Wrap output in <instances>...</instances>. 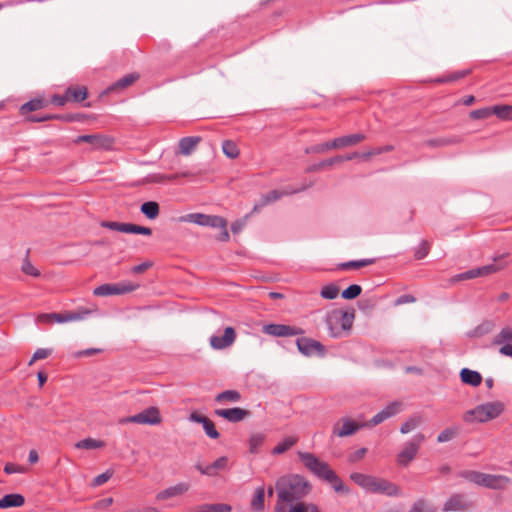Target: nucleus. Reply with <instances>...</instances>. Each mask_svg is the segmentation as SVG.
Instances as JSON below:
<instances>
[{
	"mask_svg": "<svg viewBox=\"0 0 512 512\" xmlns=\"http://www.w3.org/2000/svg\"><path fill=\"white\" fill-rule=\"evenodd\" d=\"M214 414L231 423H238L248 418L251 412L240 407H234L229 409H216Z\"/></svg>",
	"mask_w": 512,
	"mask_h": 512,
	"instance_id": "obj_17",
	"label": "nucleus"
},
{
	"mask_svg": "<svg viewBox=\"0 0 512 512\" xmlns=\"http://www.w3.org/2000/svg\"><path fill=\"white\" fill-rule=\"evenodd\" d=\"M162 422L160 411L157 407H149L142 412L128 416L121 420V423H136L142 425H158Z\"/></svg>",
	"mask_w": 512,
	"mask_h": 512,
	"instance_id": "obj_9",
	"label": "nucleus"
},
{
	"mask_svg": "<svg viewBox=\"0 0 512 512\" xmlns=\"http://www.w3.org/2000/svg\"><path fill=\"white\" fill-rule=\"evenodd\" d=\"M342 162H344V158L342 155H337V156H334V157H331V158H328V159H325L317 164H313L311 166H309L306 171L307 172H317V171H320L326 167H331V166H334V165H338V164H341Z\"/></svg>",
	"mask_w": 512,
	"mask_h": 512,
	"instance_id": "obj_33",
	"label": "nucleus"
},
{
	"mask_svg": "<svg viewBox=\"0 0 512 512\" xmlns=\"http://www.w3.org/2000/svg\"><path fill=\"white\" fill-rule=\"evenodd\" d=\"M509 343H512V327L510 326L502 328L501 331L492 339V345L494 346Z\"/></svg>",
	"mask_w": 512,
	"mask_h": 512,
	"instance_id": "obj_41",
	"label": "nucleus"
},
{
	"mask_svg": "<svg viewBox=\"0 0 512 512\" xmlns=\"http://www.w3.org/2000/svg\"><path fill=\"white\" fill-rule=\"evenodd\" d=\"M457 434H458L457 428H453V427L446 428L442 432H440V434L437 437V441L439 443L448 442V441L454 439L457 436Z\"/></svg>",
	"mask_w": 512,
	"mask_h": 512,
	"instance_id": "obj_55",
	"label": "nucleus"
},
{
	"mask_svg": "<svg viewBox=\"0 0 512 512\" xmlns=\"http://www.w3.org/2000/svg\"><path fill=\"white\" fill-rule=\"evenodd\" d=\"M429 250H430V244L428 243V241L423 240L420 243L419 247L415 250L414 256L418 260L423 259L428 255Z\"/></svg>",
	"mask_w": 512,
	"mask_h": 512,
	"instance_id": "obj_60",
	"label": "nucleus"
},
{
	"mask_svg": "<svg viewBox=\"0 0 512 512\" xmlns=\"http://www.w3.org/2000/svg\"><path fill=\"white\" fill-rule=\"evenodd\" d=\"M27 470L26 467L14 463H7L4 467V472L7 474L26 473Z\"/></svg>",
	"mask_w": 512,
	"mask_h": 512,
	"instance_id": "obj_64",
	"label": "nucleus"
},
{
	"mask_svg": "<svg viewBox=\"0 0 512 512\" xmlns=\"http://www.w3.org/2000/svg\"><path fill=\"white\" fill-rule=\"evenodd\" d=\"M101 227L118 231L122 233H133V234H142L146 236H150L152 234V229L149 227L140 226L133 223H123L116 221H102L100 223Z\"/></svg>",
	"mask_w": 512,
	"mask_h": 512,
	"instance_id": "obj_12",
	"label": "nucleus"
},
{
	"mask_svg": "<svg viewBox=\"0 0 512 512\" xmlns=\"http://www.w3.org/2000/svg\"><path fill=\"white\" fill-rule=\"evenodd\" d=\"M504 267H505L504 264L493 263V264L485 265V266H482L479 268L481 270V275L487 276V275H490V274H493V273H496V272L502 270Z\"/></svg>",
	"mask_w": 512,
	"mask_h": 512,
	"instance_id": "obj_61",
	"label": "nucleus"
},
{
	"mask_svg": "<svg viewBox=\"0 0 512 512\" xmlns=\"http://www.w3.org/2000/svg\"><path fill=\"white\" fill-rule=\"evenodd\" d=\"M75 447L77 449H86V450H92V449H101L105 447V442L102 440H97L93 438H85L83 440L78 441L75 444Z\"/></svg>",
	"mask_w": 512,
	"mask_h": 512,
	"instance_id": "obj_43",
	"label": "nucleus"
},
{
	"mask_svg": "<svg viewBox=\"0 0 512 512\" xmlns=\"http://www.w3.org/2000/svg\"><path fill=\"white\" fill-rule=\"evenodd\" d=\"M236 339V331L233 327H226L223 336L210 337V345L215 350H223L230 347Z\"/></svg>",
	"mask_w": 512,
	"mask_h": 512,
	"instance_id": "obj_16",
	"label": "nucleus"
},
{
	"mask_svg": "<svg viewBox=\"0 0 512 512\" xmlns=\"http://www.w3.org/2000/svg\"><path fill=\"white\" fill-rule=\"evenodd\" d=\"M262 331L274 337H290L304 333V330L300 327L285 324H267L263 326Z\"/></svg>",
	"mask_w": 512,
	"mask_h": 512,
	"instance_id": "obj_14",
	"label": "nucleus"
},
{
	"mask_svg": "<svg viewBox=\"0 0 512 512\" xmlns=\"http://www.w3.org/2000/svg\"><path fill=\"white\" fill-rule=\"evenodd\" d=\"M138 79H139L138 73L127 74V75L123 76L122 78H120L119 80H117L112 85H110L107 88L106 93L123 90V89L131 86L132 84H134Z\"/></svg>",
	"mask_w": 512,
	"mask_h": 512,
	"instance_id": "obj_30",
	"label": "nucleus"
},
{
	"mask_svg": "<svg viewBox=\"0 0 512 512\" xmlns=\"http://www.w3.org/2000/svg\"><path fill=\"white\" fill-rule=\"evenodd\" d=\"M231 506L228 504H202L192 508L191 512H230Z\"/></svg>",
	"mask_w": 512,
	"mask_h": 512,
	"instance_id": "obj_36",
	"label": "nucleus"
},
{
	"mask_svg": "<svg viewBox=\"0 0 512 512\" xmlns=\"http://www.w3.org/2000/svg\"><path fill=\"white\" fill-rule=\"evenodd\" d=\"M485 474L486 473L470 470L462 472L461 476L474 484L484 486Z\"/></svg>",
	"mask_w": 512,
	"mask_h": 512,
	"instance_id": "obj_46",
	"label": "nucleus"
},
{
	"mask_svg": "<svg viewBox=\"0 0 512 512\" xmlns=\"http://www.w3.org/2000/svg\"><path fill=\"white\" fill-rule=\"evenodd\" d=\"M194 174L189 171H185L182 173H175V174H161V173H152L149 174L144 180V183H156V184H164L167 181H174L178 179L179 177H192Z\"/></svg>",
	"mask_w": 512,
	"mask_h": 512,
	"instance_id": "obj_23",
	"label": "nucleus"
},
{
	"mask_svg": "<svg viewBox=\"0 0 512 512\" xmlns=\"http://www.w3.org/2000/svg\"><path fill=\"white\" fill-rule=\"evenodd\" d=\"M332 149H334V146H332V141H328V142H325L322 144L307 147L305 149V153L306 154H321V153H325Z\"/></svg>",
	"mask_w": 512,
	"mask_h": 512,
	"instance_id": "obj_51",
	"label": "nucleus"
},
{
	"mask_svg": "<svg viewBox=\"0 0 512 512\" xmlns=\"http://www.w3.org/2000/svg\"><path fill=\"white\" fill-rule=\"evenodd\" d=\"M140 211L150 220H154L159 216L160 213V206L158 202L156 201H147L144 202L141 207Z\"/></svg>",
	"mask_w": 512,
	"mask_h": 512,
	"instance_id": "obj_37",
	"label": "nucleus"
},
{
	"mask_svg": "<svg viewBox=\"0 0 512 512\" xmlns=\"http://www.w3.org/2000/svg\"><path fill=\"white\" fill-rule=\"evenodd\" d=\"M86 142L96 150H110L113 147L114 139L103 134L80 135L75 139V143Z\"/></svg>",
	"mask_w": 512,
	"mask_h": 512,
	"instance_id": "obj_13",
	"label": "nucleus"
},
{
	"mask_svg": "<svg viewBox=\"0 0 512 512\" xmlns=\"http://www.w3.org/2000/svg\"><path fill=\"white\" fill-rule=\"evenodd\" d=\"M69 101L82 102L87 98L88 90L85 86H70L66 89Z\"/></svg>",
	"mask_w": 512,
	"mask_h": 512,
	"instance_id": "obj_34",
	"label": "nucleus"
},
{
	"mask_svg": "<svg viewBox=\"0 0 512 512\" xmlns=\"http://www.w3.org/2000/svg\"><path fill=\"white\" fill-rule=\"evenodd\" d=\"M52 353V350L51 349H46V348H39L37 349L31 360L29 361L28 365L31 366L34 362H36L37 360H41V359H46L48 358Z\"/></svg>",
	"mask_w": 512,
	"mask_h": 512,
	"instance_id": "obj_59",
	"label": "nucleus"
},
{
	"mask_svg": "<svg viewBox=\"0 0 512 512\" xmlns=\"http://www.w3.org/2000/svg\"><path fill=\"white\" fill-rule=\"evenodd\" d=\"M361 292H362L361 286L357 285V284H353V285H350L348 288H346L342 292V297L347 300H352V299L357 298L361 294Z\"/></svg>",
	"mask_w": 512,
	"mask_h": 512,
	"instance_id": "obj_54",
	"label": "nucleus"
},
{
	"mask_svg": "<svg viewBox=\"0 0 512 512\" xmlns=\"http://www.w3.org/2000/svg\"><path fill=\"white\" fill-rule=\"evenodd\" d=\"M139 287L138 284H132L130 282L122 283H107L96 287L93 291L95 296L106 297L111 295H122L132 291H135Z\"/></svg>",
	"mask_w": 512,
	"mask_h": 512,
	"instance_id": "obj_10",
	"label": "nucleus"
},
{
	"mask_svg": "<svg viewBox=\"0 0 512 512\" xmlns=\"http://www.w3.org/2000/svg\"><path fill=\"white\" fill-rule=\"evenodd\" d=\"M181 222H191L200 226H208L218 228L221 230L220 234L216 237L218 241L227 242L230 239L227 230V220L218 215H207L203 213H190L179 218Z\"/></svg>",
	"mask_w": 512,
	"mask_h": 512,
	"instance_id": "obj_3",
	"label": "nucleus"
},
{
	"mask_svg": "<svg viewBox=\"0 0 512 512\" xmlns=\"http://www.w3.org/2000/svg\"><path fill=\"white\" fill-rule=\"evenodd\" d=\"M460 143V138L453 136V137H440L435 139H429L424 142V145H427L432 148H440V147H446L454 144Z\"/></svg>",
	"mask_w": 512,
	"mask_h": 512,
	"instance_id": "obj_35",
	"label": "nucleus"
},
{
	"mask_svg": "<svg viewBox=\"0 0 512 512\" xmlns=\"http://www.w3.org/2000/svg\"><path fill=\"white\" fill-rule=\"evenodd\" d=\"M25 503V498L21 494H7L0 499V509L20 507Z\"/></svg>",
	"mask_w": 512,
	"mask_h": 512,
	"instance_id": "obj_32",
	"label": "nucleus"
},
{
	"mask_svg": "<svg viewBox=\"0 0 512 512\" xmlns=\"http://www.w3.org/2000/svg\"><path fill=\"white\" fill-rule=\"evenodd\" d=\"M470 118L474 120L478 119H486L493 115L492 107H485L481 109H476L470 112Z\"/></svg>",
	"mask_w": 512,
	"mask_h": 512,
	"instance_id": "obj_57",
	"label": "nucleus"
},
{
	"mask_svg": "<svg viewBox=\"0 0 512 512\" xmlns=\"http://www.w3.org/2000/svg\"><path fill=\"white\" fill-rule=\"evenodd\" d=\"M481 270L480 268H474V269H471L469 271H466L464 273H461V274H458L456 277H455V280L459 281V280H468V279H473V278H477V277H481Z\"/></svg>",
	"mask_w": 512,
	"mask_h": 512,
	"instance_id": "obj_62",
	"label": "nucleus"
},
{
	"mask_svg": "<svg viewBox=\"0 0 512 512\" xmlns=\"http://www.w3.org/2000/svg\"><path fill=\"white\" fill-rule=\"evenodd\" d=\"M298 441V438L295 436L286 437L283 441L279 442L274 448L273 454H282L293 447Z\"/></svg>",
	"mask_w": 512,
	"mask_h": 512,
	"instance_id": "obj_45",
	"label": "nucleus"
},
{
	"mask_svg": "<svg viewBox=\"0 0 512 512\" xmlns=\"http://www.w3.org/2000/svg\"><path fill=\"white\" fill-rule=\"evenodd\" d=\"M47 105H48L47 101H45L43 98H35V99H32V100L24 103L20 107V112L22 115H25L28 112L43 109V108L47 107Z\"/></svg>",
	"mask_w": 512,
	"mask_h": 512,
	"instance_id": "obj_40",
	"label": "nucleus"
},
{
	"mask_svg": "<svg viewBox=\"0 0 512 512\" xmlns=\"http://www.w3.org/2000/svg\"><path fill=\"white\" fill-rule=\"evenodd\" d=\"M264 499H265V489L263 486L255 489L253 498L251 500V509L255 512H261L264 510Z\"/></svg>",
	"mask_w": 512,
	"mask_h": 512,
	"instance_id": "obj_38",
	"label": "nucleus"
},
{
	"mask_svg": "<svg viewBox=\"0 0 512 512\" xmlns=\"http://www.w3.org/2000/svg\"><path fill=\"white\" fill-rule=\"evenodd\" d=\"M365 139L366 135L363 133L341 136L332 140V146H334V149L350 147L357 145L358 143L364 141Z\"/></svg>",
	"mask_w": 512,
	"mask_h": 512,
	"instance_id": "obj_25",
	"label": "nucleus"
},
{
	"mask_svg": "<svg viewBox=\"0 0 512 512\" xmlns=\"http://www.w3.org/2000/svg\"><path fill=\"white\" fill-rule=\"evenodd\" d=\"M512 483L506 475L485 474L484 486L494 490H504Z\"/></svg>",
	"mask_w": 512,
	"mask_h": 512,
	"instance_id": "obj_22",
	"label": "nucleus"
},
{
	"mask_svg": "<svg viewBox=\"0 0 512 512\" xmlns=\"http://www.w3.org/2000/svg\"><path fill=\"white\" fill-rule=\"evenodd\" d=\"M371 493L384 494L389 497H398L402 495V490L398 485L390 482L389 480L376 477L375 486Z\"/></svg>",
	"mask_w": 512,
	"mask_h": 512,
	"instance_id": "obj_19",
	"label": "nucleus"
},
{
	"mask_svg": "<svg viewBox=\"0 0 512 512\" xmlns=\"http://www.w3.org/2000/svg\"><path fill=\"white\" fill-rule=\"evenodd\" d=\"M113 475L112 470H106L104 473L98 475L93 479V486H100L106 483Z\"/></svg>",
	"mask_w": 512,
	"mask_h": 512,
	"instance_id": "obj_63",
	"label": "nucleus"
},
{
	"mask_svg": "<svg viewBox=\"0 0 512 512\" xmlns=\"http://www.w3.org/2000/svg\"><path fill=\"white\" fill-rule=\"evenodd\" d=\"M202 425H203V429H204L206 435L209 438H211V439H218L219 438L220 434L217 431V429L215 427V424H214V422L212 420L207 418Z\"/></svg>",
	"mask_w": 512,
	"mask_h": 512,
	"instance_id": "obj_56",
	"label": "nucleus"
},
{
	"mask_svg": "<svg viewBox=\"0 0 512 512\" xmlns=\"http://www.w3.org/2000/svg\"><path fill=\"white\" fill-rule=\"evenodd\" d=\"M460 379L464 384L472 387H478L482 383L481 374L468 368H463L460 371Z\"/></svg>",
	"mask_w": 512,
	"mask_h": 512,
	"instance_id": "obj_31",
	"label": "nucleus"
},
{
	"mask_svg": "<svg viewBox=\"0 0 512 512\" xmlns=\"http://www.w3.org/2000/svg\"><path fill=\"white\" fill-rule=\"evenodd\" d=\"M298 350L305 356H311L314 354L324 355L325 347L316 340L311 338L302 337L296 341Z\"/></svg>",
	"mask_w": 512,
	"mask_h": 512,
	"instance_id": "obj_15",
	"label": "nucleus"
},
{
	"mask_svg": "<svg viewBox=\"0 0 512 512\" xmlns=\"http://www.w3.org/2000/svg\"><path fill=\"white\" fill-rule=\"evenodd\" d=\"M308 187L309 186H302L297 189L286 187L283 190H271L270 192L261 196L260 200L254 205L251 213H257L266 205L281 199L283 196H289L299 193L301 191L306 190Z\"/></svg>",
	"mask_w": 512,
	"mask_h": 512,
	"instance_id": "obj_8",
	"label": "nucleus"
},
{
	"mask_svg": "<svg viewBox=\"0 0 512 512\" xmlns=\"http://www.w3.org/2000/svg\"><path fill=\"white\" fill-rule=\"evenodd\" d=\"M354 317V311L347 312L337 309L328 313L326 324L330 335L332 337H339L343 331H349L352 328Z\"/></svg>",
	"mask_w": 512,
	"mask_h": 512,
	"instance_id": "obj_5",
	"label": "nucleus"
},
{
	"mask_svg": "<svg viewBox=\"0 0 512 512\" xmlns=\"http://www.w3.org/2000/svg\"><path fill=\"white\" fill-rule=\"evenodd\" d=\"M471 70L470 69H466V70H462V71H458V72H454V73H451L450 75L448 76H444L442 78H439L437 80V82H440V83H446V82H454V81H458L462 78H464L465 76H467L468 74H470Z\"/></svg>",
	"mask_w": 512,
	"mask_h": 512,
	"instance_id": "obj_53",
	"label": "nucleus"
},
{
	"mask_svg": "<svg viewBox=\"0 0 512 512\" xmlns=\"http://www.w3.org/2000/svg\"><path fill=\"white\" fill-rule=\"evenodd\" d=\"M201 140L202 138L200 136L184 137L180 139L178 144V154L185 156L190 155L196 149Z\"/></svg>",
	"mask_w": 512,
	"mask_h": 512,
	"instance_id": "obj_27",
	"label": "nucleus"
},
{
	"mask_svg": "<svg viewBox=\"0 0 512 512\" xmlns=\"http://www.w3.org/2000/svg\"><path fill=\"white\" fill-rule=\"evenodd\" d=\"M423 420L421 416H412L404 421L400 426V433L407 434L422 424Z\"/></svg>",
	"mask_w": 512,
	"mask_h": 512,
	"instance_id": "obj_44",
	"label": "nucleus"
},
{
	"mask_svg": "<svg viewBox=\"0 0 512 512\" xmlns=\"http://www.w3.org/2000/svg\"><path fill=\"white\" fill-rule=\"evenodd\" d=\"M265 435L262 433H254L249 439V450L255 454L258 452V448L264 443Z\"/></svg>",
	"mask_w": 512,
	"mask_h": 512,
	"instance_id": "obj_50",
	"label": "nucleus"
},
{
	"mask_svg": "<svg viewBox=\"0 0 512 512\" xmlns=\"http://www.w3.org/2000/svg\"><path fill=\"white\" fill-rule=\"evenodd\" d=\"M425 439L426 437L423 433H417L411 440L406 442L402 450L396 456L397 464L402 467H407L417 457Z\"/></svg>",
	"mask_w": 512,
	"mask_h": 512,
	"instance_id": "obj_6",
	"label": "nucleus"
},
{
	"mask_svg": "<svg viewBox=\"0 0 512 512\" xmlns=\"http://www.w3.org/2000/svg\"><path fill=\"white\" fill-rule=\"evenodd\" d=\"M374 262H375V259L352 260V261L343 262V263L338 264L337 269H339V270L359 269V268L371 265Z\"/></svg>",
	"mask_w": 512,
	"mask_h": 512,
	"instance_id": "obj_42",
	"label": "nucleus"
},
{
	"mask_svg": "<svg viewBox=\"0 0 512 512\" xmlns=\"http://www.w3.org/2000/svg\"><path fill=\"white\" fill-rule=\"evenodd\" d=\"M493 114L503 120L512 119V106L509 105H497L492 107Z\"/></svg>",
	"mask_w": 512,
	"mask_h": 512,
	"instance_id": "obj_47",
	"label": "nucleus"
},
{
	"mask_svg": "<svg viewBox=\"0 0 512 512\" xmlns=\"http://www.w3.org/2000/svg\"><path fill=\"white\" fill-rule=\"evenodd\" d=\"M228 464V458L226 456L219 457L212 464L202 467L201 465H196L197 470L200 471L201 474L214 476L216 475L218 470L226 469Z\"/></svg>",
	"mask_w": 512,
	"mask_h": 512,
	"instance_id": "obj_26",
	"label": "nucleus"
},
{
	"mask_svg": "<svg viewBox=\"0 0 512 512\" xmlns=\"http://www.w3.org/2000/svg\"><path fill=\"white\" fill-rule=\"evenodd\" d=\"M21 270L23 273L33 276L39 277L40 272L37 268H35L32 263L29 261L28 257H26L22 263Z\"/></svg>",
	"mask_w": 512,
	"mask_h": 512,
	"instance_id": "obj_58",
	"label": "nucleus"
},
{
	"mask_svg": "<svg viewBox=\"0 0 512 512\" xmlns=\"http://www.w3.org/2000/svg\"><path fill=\"white\" fill-rule=\"evenodd\" d=\"M474 506L464 494H453L443 506L444 511H466Z\"/></svg>",
	"mask_w": 512,
	"mask_h": 512,
	"instance_id": "obj_18",
	"label": "nucleus"
},
{
	"mask_svg": "<svg viewBox=\"0 0 512 512\" xmlns=\"http://www.w3.org/2000/svg\"><path fill=\"white\" fill-rule=\"evenodd\" d=\"M495 328V323L493 320L485 319L479 325H477L474 329L467 333L469 338H481L489 333H491Z\"/></svg>",
	"mask_w": 512,
	"mask_h": 512,
	"instance_id": "obj_28",
	"label": "nucleus"
},
{
	"mask_svg": "<svg viewBox=\"0 0 512 512\" xmlns=\"http://www.w3.org/2000/svg\"><path fill=\"white\" fill-rule=\"evenodd\" d=\"M298 457L311 473L331 484L335 492L343 494H348L350 492L349 488L343 483L341 478L327 462L320 460L310 452H298Z\"/></svg>",
	"mask_w": 512,
	"mask_h": 512,
	"instance_id": "obj_2",
	"label": "nucleus"
},
{
	"mask_svg": "<svg viewBox=\"0 0 512 512\" xmlns=\"http://www.w3.org/2000/svg\"><path fill=\"white\" fill-rule=\"evenodd\" d=\"M88 314H90L89 310L68 311L64 313H42L37 316L36 321L39 323L48 324L53 322L65 323L70 321L83 320Z\"/></svg>",
	"mask_w": 512,
	"mask_h": 512,
	"instance_id": "obj_7",
	"label": "nucleus"
},
{
	"mask_svg": "<svg viewBox=\"0 0 512 512\" xmlns=\"http://www.w3.org/2000/svg\"><path fill=\"white\" fill-rule=\"evenodd\" d=\"M277 503L274 512H287V503L298 501L310 491V484L300 475H288L280 477L275 484Z\"/></svg>",
	"mask_w": 512,
	"mask_h": 512,
	"instance_id": "obj_1",
	"label": "nucleus"
},
{
	"mask_svg": "<svg viewBox=\"0 0 512 512\" xmlns=\"http://www.w3.org/2000/svg\"><path fill=\"white\" fill-rule=\"evenodd\" d=\"M338 294H339V288L335 284L326 285L320 291L321 297L324 299H329V300H333V299L337 298Z\"/></svg>",
	"mask_w": 512,
	"mask_h": 512,
	"instance_id": "obj_52",
	"label": "nucleus"
},
{
	"mask_svg": "<svg viewBox=\"0 0 512 512\" xmlns=\"http://www.w3.org/2000/svg\"><path fill=\"white\" fill-rule=\"evenodd\" d=\"M504 411L503 403L487 402L476 406L474 409L468 410L463 414V421L472 423L474 421L484 423L497 418Z\"/></svg>",
	"mask_w": 512,
	"mask_h": 512,
	"instance_id": "obj_4",
	"label": "nucleus"
},
{
	"mask_svg": "<svg viewBox=\"0 0 512 512\" xmlns=\"http://www.w3.org/2000/svg\"><path fill=\"white\" fill-rule=\"evenodd\" d=\"M402 403L395 401L388 404L383 410L378 412L372 417V419L366 424L368 426H376L390 417L398 414L401 411Z\"/></svg>",
	"mask_w": 512,
	"mask_h": 512,
	"instance_id": "obj_21",
	"label": "nucleus"
},
{
	"mask_svg": "<svg viewBox=\"0 0 512 512\" xmlns=\"http://www.w3.org/2000/svg\"><path fill=\"white\" fill-rule=\"evenodd\" d=\"M364 426L365 424H358L348 417L340 418L333 425L331 438L351 436Z\"/></svg>",
	"mask_w": 512,
	"mask_h": 512,
	"instance_id": "obj_11",
	"label": "nucleus"
},
{
	"mask_svg": "<svg viewBox=\"0 0 512 512\" xmlns=\"http://www.w3.org/2000/svg\"><path fill=\"white\" fill-rule=\"evenodd\" d=\"M350 479L355 484L359 485L360 487H362L363 489H365L366 491L371 493L373 490V487L375 486L376 477L355 472L350 475Z\"/></svg>",
	"mask_w": 512,
	"mask_h": 512,
	"instance_id": "obj_29",
	"label": "nucleus"
},
{
	"mask_svg": "<svg viewBox=\"0 0 512 512\" xmlns=\"http://www.w3.org/2000/svg\"><path fill=\"white\" fill-rule=\"evenodd\" d=\"M408 512H434L429 502L423 498L417 499Z\"/></svg>",
	"mask_w": 512,
	"mask_h": 512,
	"instance_id": "obj_49",
	"label": "nucleus"
},
{
	"mask_svg": "<svg viewBox=\"0 0 512 512\" xmlns=\"http://www.w3.org/2000/svg\"><path fill=\"white\" fill-rule=\"evenodd\" d=\"M241 400V394L237 390H225L216 395L217 403H236Z\"/></svg>",
	"mask_w": 512,
	"mask_h": 512,
	"instance_id": "obj_39",
	"label": "nucleus"
},
{
	"mask_svg": "<svg viewBox=\"0 0 512 512\" xmlns=\"http://www.w3.org/2000/svg\"><path fill=\"white\" fill-rule=\"evenodd\" d=\"M223 153L230 159H235L239 156V149L235 142L232 140H225L222 144Z\"/></svg>",
	"mask_w": 512,
	"mask_h": 512,
	"instance_id": "obj_48",
	"label": "nucleus"
},
{
	"mask_svg": "<svg viewBox=\"0 0 512 512\" xmlns=\"http://www.w3.org/2000/svg\"><path fill=\"white\" fill-rule=\"evenodd\" d=\"M189 488L190 485L188 483L181 482L157 493L156 499L158 501H164L173 497H177L186 493Z\"/></svg>",
	"mask_w": 512,
	"mask_h": 512,
	"instance_id": "obj_24",
	"label": "nucleus"
},
{
	"mask_svg": "<svg viewBox=\"0 0 512 512\" xmlns=\"http://www.w3.org/2000/svg\"><path fill=\"white\" fill-rule=\"evenodd\" d=\"M402 403L395 401L388 404L383 410L378 412L372 417V419L366 424L368 426H376L390 417L398 414L401 411Z\"/></svg>",
	"mask_w": 512,
	"mask_h": 512,
	"instance_id": "obj_20",
	"label": "nucleus"
}]
</instances>
